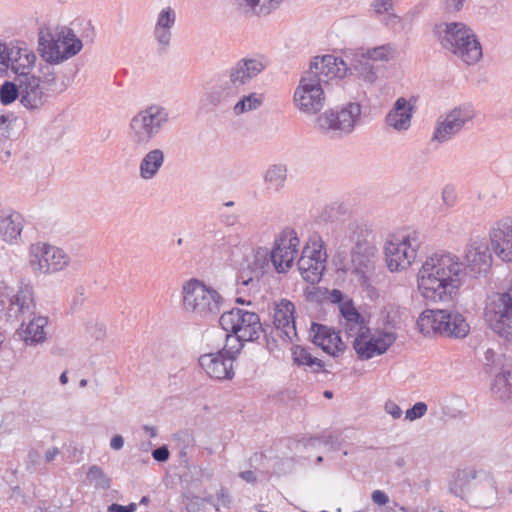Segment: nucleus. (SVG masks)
I'll return each mask as SVG.
<instances>
[{
    "mask_svg": "<svg viewBox=\"0 0 512 512\" xmlns=\"http://www.w3.org/2000/svg\"><path fill=\"white\" fill-rule=\"evenodd\" d=\"M237 217L235 215H221V222L227 226L235 224Z\"/></svg>",
    "mask_w": 512,
    "mask_h": 512,
    "instance_id": "62",
    "label": "nucleus"
},
{
    "mask_svg": "<svg viewBox=\"0 0 512 512\" xmlns=\"http://www.w3.org/2000/svg\"><path fill=\"white\" fill-rule=\"evenodd\" d=\"M38 44L41 57L51 65L75 56L83 47L82 41L67 27H62L55 34L40 31Z\"/></svg>",
    "mask_w": 512,
    "mask_h": 512,
    "instance_id": "9",
    "label": "nucleus"
},
{
    "mask_svg": "<svg viewBox=\"0 0 512 512\" xmlns=\"http://www.w3.org/2000/svg\"><path fill=\"white\" fill-rule=\"evenodd\" d=\"M465 276L470 274L476 278L486 274L492 265V254L485 241L472 240L465 249Z\"/></svg>",
    "mask_w": 512,
    "mask_h": 512,
    "instance_id": "18",
    "label": "nucleus"
},
{
    "mask_svg": "<svg viewBox=\"0 0 512 512\" xmlns=\"http://www.w3.org/2000/svg\"><path fill=\"white\" fill-rule=\"evenodd\" d=\"M420 242L416 236L408 235L401 241H389L385 244L384 253L388 269L391 272L401 271L409 267L416 258Z\"/></svg>",
    "mask_w": 512,
    "mask_h": 512,
    "instance_id": "14",
    "label": "nucleus"
},
{
    "mask_svg": "<svg viewBox=\"0 0 512 512\" xmlns=\"http://www.w3.org/2000/svg\"><path fill=\"white\" fill-rule=\"evenodd\" d=\"M340 436H341L340 432H332V433H329L328 435H324L318 439L321 440L322 443H324L325 445H330L333 449H339L340 441H341Z\"/></svg>",
    "mask_w": 512,
    "mask_h": 512,
    "instance_id": "49",
    "label": "nucleus"
},
{
    "mask_svg": "<svg viewBox=\"0 0 512 512\" xmlns=\"http://www.w3.org/2000/svg\"><path fill=\"white\" fill-rule=\"evenodd\" d=\"M412 107L405 98L396 100L393 108L386 116V123L397 131L407 130L411 125Z\"/></svg>",
    "mask_w": 512,
    "mask_h": 512,
    "instance_id": "30",
    "label": "nucleus"
},
{
    "mask_svg": "<svg viewBox=\"0 0 512 512\" xmlns=\"http://www.w3.org/2000/svg\"><path fill=\"white\" fill-rule=\"evenodd\" d=\"M261 276L262 271L252 269L250 266L247 270L240 271L236 278L238 285L237 292L244 294L257 293L260 290Z\"/></svg>",
    "mask_w": 512,
    "mask_h": 512,
    "instance_id": "34",
    "label": "nucleus"
},
{
    "mask_svg": "<svg viewBox=\"0 0 512 512\" xmlns=\"http://www.w3.org/2000/svg\"><path fill=\"white\" fill-rule=\"evenodd\" d=\"M143 429L149 434L150 437L157 436V429L154 426L144 425Z\"/></svg>",
    "mask_w": 512,
    "mask_h": 512,
    "instance_id": "64",
    "label": "nucleus"
},
{
    "mask_svg": "<svg viewBox=\"0 0 512 512\" xmlns=\"http://www.w3.org/2000/svg\"><path fill=\"white\" fill-rule=\"evenodd\" d=\"M29 320L24 330V340L27 344H38L46 340L45 327L48 324V318L45 316H35Z\"/></svg>",
    "mask_w": 512,
    "mask_h": 512,
    "instance_id": "35",
    "label": "nucleus"
},
{
    "mask_svg": "<svg viewBox=\"0 0 512 512\" xmlns=\"http://www.w3.org/2000/svg\"><path fill=\"white\" fill-rule=\"evenodd\" d=\"M395 54V46L391 43H388L371 49H367L366 53H363L361 56L365 60L389 61L394 58Z\"/></svg>",
    "mask_w": 512,
    "mask_h": 512,
    "instance_id": "41",
    "label": "nucleus"
},
{
    "mask_svg": "<svg viewBox=\"0 0 512 512\" xmlns=\"http://www.w3.org/2000/svg\"><path fill=\"white\" fill-rule=\"evenodd\" d=\"M292 356L295 364L307 366L314 373L321 371L327 372V370H325V362L313 356L310 347L296 345L292 348Z\"/></svg>",
    "mask_w": 512,
    "mask_h": 512,
    "instance_id": "32",
    "label": "nucleus"
},
{
    "mask_svg": "<svg viewBox=\"0 0 512 512\" xmlns=\"http://www.w3.org/2000/svg\"><path fill=\"white\" fill-rule=\"evenodd\" d=\"M442 201L447 207H452L456 204L457 194L453 186L447 185L443 188Z\"/></svg>",
    "mask_w": 512,
    "mask_h": 512,
    "instance_id": "48",
    "label": "nucleus"
},
{
    "mask_svg": "<svg viewBox=\"0 0 512 512\" xmlns=\"http://www.w3.org/2000/svg\"><path fill=\"white\" fill-rule=\"evenodd\" d=\"M123 445H124V439L121 435H115L112 437L111 442H110V446L112 449L120 450V449H122Z\"/></svg>",
    "mask_w": 512,
    "mask_h": 512,
    "instance_id": "58",
    "label": "nucleus"
},
{
    "mask_svg": "<svg viewBox=\"0 0 512 512\" xmlns=\"http://www.w3.org/2000/svg\"><path fill=\"white\" fill-rule=\"evenodd\" d=\"M368 231L357 223H350L346 229L345 239L351 244V261L354 272L363 282L368 280L367 273L373 268L375 247L368 240Z\"/></svg>",
    "mask_w": 512,
    "mask_h": 512,
    "instance_id": "10",
    "label": "nucleus"
},
{
    "mask_svg": "<svg viewBox=\"0 0 512 512\" xmlns=\"http://www.w3.org/2000/svg\"><path fill=\"white\" fill-rule=\"evenodd\" d=\"M68 264L66 253L55 246L36 244L31 248L30 265L35 273L49 274L62 270Z\"/></svg>",
    "mask_w": 512,
    "mask_h": 512,
    "instance_id": "15",
    "label": "nucleus"
},
{
    "mask_svg": "<svg viewBox=\"0 0 512 512\" xmlns=\"http://www.w3.org/2000/svg\"><path fill=\"white\" fill-rule=\"evenodd\" d=\"M300 240L292 229H285L281 232L270 252V259L274 268L279 273L286 272L292 267L298 256Z\"/></svg>",
    "mask_w": 512,
    "mask_h": 512,
    "instance_id": "16",
    "label": "nucleus"
},
{
    "mask_svg": "<svg viewBox=\"0 0 512 512\" xmlns=\"http://www.w3.org/2000/svg\"><path fill=\"white\" fill-rule=\"evenodd\" d=\"M263 104V96L257 93L242 96L233 106L235 115H241L246 112L254 111Z\"/></svg>",
    "mask_w": 512,
    "mask_h": 512,
    "instance_id": "40",
    "label": "nucleus"
},
{
    "mask_svg": "<svg viewBox=\"0 0 512 512\" xmlns=\"http://www.w3.org/2000/svg\"><path fill=\"white\" fill-rule=\"evenodd\" d=\"M22 231L21 216L18 213H9L0 216V234L8 242L16 240Z\"/></svg>",
    "mask_w": 512,
    "mask_h": 512,
    "instance_id": "36",
    "label": "nucleus"
},
{
    "mask_svg": "<svg viewBox=\"0 0 512 512\" xmlns=\"http://www.w3.org/2000/svg\"><path fill=\"white\" fill-rule=\"evenodd\" d=\"M58 454L59 450L57 447H52L48 449L45 453V461L48 463L53 461Z\"/></svg>",
    "mask_w": 512,
    "mask_h": 512,
    "instance_id": "61",
    "label": "nucleus"
},
{
    "mask_svg": "<svg viewBox=\"0 0 512 512\" xmlns=\"http://www.w3.org/2000/svg\"><path fill=\"white\" fill-rule=\"evenodd\" d=\"M339 333L324 324L313 322L309 331V337L312 343L321 348L325 353L337 357L346 350V344Z\"/></svg>",
    "mask_w": 512,
    "mask_h": 512,
    "instance_id": "21",
    "label": "nucleus"
},
{
    "mask_svg": "<svg viewBox=\"0 0 512 512\" xmlns=\"http://www.w3.org/2000/svg\"><path fill=\"white\" fill-rule=\"evenodd\" d=\"M21 98V88L19 83L16 84L11 81H5L0 87V101L3 105H8L14 102L17 98Z\"/></svg>",
    "mask_w": 512,
    "mask_h": 512,
    "instance_id": "43",
    "label": "nucleus"
},
{
    "mask_svg": "<svg viewBox=\"0 0 512 512\" xmlns=\"http://www.w3.org/2000/svg\"><path fill=\"white\" fill-rule=\"evenodd\" d=\"M499 310L490 319L491 329L506 339L512 337V291L502 295Z\"/></svg>",
    "mask_w": 512,
    "mask_h": 512,
    "instance_id": "27",
    "label": "nucleus"
},
{
    "mask_svg": "<svg viewBox=\"0 0 512 512\" xmlns=\"http://www.w3.org/2000/svg\"><path fill=\"white\" fill-rule=\"evenodd\" d=\"M474 111L470 106L460 105L438 118L432 141L446 143L459 134L472 121Z\"/></svg>",
    "mask_w": 512,
    "mask_h": 512,
    "instance_id": "13",
    "label": "nucleus"
},
{
    "mask_svg": "<svg viewBox=\"0 0 512 512\" xmlns=\"http://www.w3.org/2000/svg\"><path fill=\"white\" fill-rule=\"evenodd\" d=\"M169 110L159 104H151L139 110L129 122L128 136L137 148L146 149L169 123Z\"/></svg>",
    "mask_w": 512,
    "mask_h": 512,
    "instance_id": "5",
    "label": "nucleus"
},
{
    "mask_svg": "<svg viewBox=\"0 0 512 512\" xmlns=\"http://www.w3.org/2000/svg\"><path fill=\"white\" fill-rule=\"evenodd\" d=\"M417 277L419 290L426 300L449 302L464 281V263L451 253H434L426 258Z\"/></svg>",
    "mask_w": 512,
    "mask_h": 512,
    "instance_id": "2",
    "label": "nucleus"
},
{
    "mask_svg": "<svg viewBox=\"0 0 512 512\" xmlns=\"http://www.w3.org/2000/svg\"><path fill=\"white\" fill-rule=\"evenodd\" d=\"M183 309L201 319H213L221 311L224 298L203 281L192 278L182 286Z\"/></svg>",
    "mask_w": 512,
    "mask_h": 512,
    "instance_id": "6",
    "label": "nucleus"
},
{
    "mask_svg": "<svg viewBox=\"0 0 512 512\" xmlns=\"http://www.w3.org/2000/svg\"><path fill=\"white\" fill-rule=\"evenodd\" d=\"M301 255H306L309 258L320 260L322 263H325L327 256L326 252L322 251V244H318L316 241L312 243V246H305Z\"/></svg>",
    "mask_w": 512,
    "mask_h": 512,
    "instance_id": "45",
    "label": "nucleus"
},
{
    "mask_svg": "<svg viewBox=\"0 0 512 512\" xmlns=\"http://www.w3.org/2000/svg\"><path fill=\"white\" fill-rule=\"evenodd\" d=\"M479 476L488 478L489 474L483 470L478 471L474 468L456 470L449 482L450 493L457 497L464 498L469 491L471 481L477 479Z\"/></svg>",
    "mask_w": 512,
    "mask_h": 512,
    "instance_id": "29",
    "label": "nucleus"
},
{
    "mask_svg": "<svg viewBox=\"0 0 512 512\" xmlns=\"http://www.w3.org/2000/svg\"><path fill=\"white\" fill-rule=\"evenodd\" d=\"M268 66L263 55L244 57L222 72L239 90L261 74Z\"/></svg>",
    "mask_w": 512,
    "mask_h": 512,
    "instance_id": "17",
    "label": "nucleus"
},
{
    "mask_svg": "<svg viewBox=\"0 0 512 512\" xmlns=\"http://www.w3.org/2000/svg\"><path fill=\"white\" fill-rule=\"evenodd\" d=\"M396 334L388 331H380L375 335L369 334L367 338L353 340V348L358 357L362 360H368L375 355L385 353L396 341Z\"/></svg>",
    "mask_w": 512,
    "mask_h": 512,
    "instance_id": "20",
    "label": "nucleus"
},
{
    "mask_svg": "<svg viewBox=\"0 0 512 512\" xmlns=\"http://www.w3.org/2000/svg\"><path fill=\"white\" fill-rule=\"evenodd\" d=\"M434 34L442 48L467 65L482 58L481 44L473 30L463 22H442L434 27Z\"/></svg>",
    "mask_w": 512,
    "mask_h": 512,
    "instance_id": "3",
    "label": "nucleus"
},
{
    "mask_svg": "<svg viewBox=\"0 0 512 512\" xmlns=\"http://www.w3.org/2000/svg\"><path fill=\"white\" fill-rule=\"evenodd\" d=\"M401 23V18L395 14L388 13L385 19V25L395 29Z\"/></svg>",
    "mask_w": 512,
    "mask_h": 512,
    "instance_id": "56",
    "label": "nucleus"
},
{
    "mask_svg": "<svg viewBox=\"0 0 512 512\" xmlns=\"http://www.w3.org/2000/svg\"><path fill=\"white\" fill-rule=\"evenodd\" d=\"M295 306L289 300H282L275 308L274 327L277 335L284 341L292 342L296 337Z\"/></svg>",
    "mask_w": 512,
    "mask_h": 512,
    "instance_id": "25",
    "label": "nucleus"
},
{
    "mask_svg": "<svg viewBox=\"0 0 512 512\" xmlns=\"http://www.w3.org/2000/svg\"><path fill=\"white\" fill-rule=\"evenodd\" d=\"M175 23L176 12L172 7L167 6L159 12L154 26L153 35L163 49L170 46L172 38L171 30L175 26Z\"/></svg>",
    "mask_w": 512,
    "mask_h": 512,
    "instance_id": "28",
    "label": "nucleus"
},
{
    "mask_svg": "<svg viewBox=\"0 0 512 512\" xmlns=\"http://www.w3.org/2000/svg\"><path fill=\"white\" fill-rule=\"evenodd\" d=\"M494 253L502 261L512 262V218L499 220L490 232Z\"/></svg>",
    "mask_w": 512,
    "mask_h": 512,
    "instance_id": "22",
    "label": "nucleus"
},
{
    "mask_svg": "<svg viewBox=\"0 0 512 512\" xmlns=\"http://www.w3.org/2000/svg\"><path fill=\"white\" fill-rule=\"evenodd\" d=\"M35 61V54L26 47L0 43V76L5 75L9 68L16 75V81L23 75L33 76L31 70Z\"/></svg>",
    "mask_w": 512,
    "mask_h": 512,
    "instance_id": "11",
    "label": "nucleus"
},
{
    "mask_svg": "<svg viewBox=\"0 0 512 512\" xmlns=\"http://www.w3.org/2000/svg\"><path fill=\"white\" fill-rule=\"evenodd\" d=\"M13 120H16V118L11 115H0V135L7 137L9 134V126Z\"/></svg>",
    "mask_w": 512,
    "mask_h": 512,
    "instance_id": "51",
    "label": "nucleus"
},
{
    "mask_svg": "<svg viewBox=\"0 0 512 512\" xmlns=\"http://www.w3.org/2000/svg\"><path fill=\"white\" fill-rule=\"evenodd\" d=\"M372 500L375 504L385 505L389 502L387 494L381 490H375L372 493Z\"/></svg>",
    "mask_w": 512,
    "mask_h": 512,
    "instance_id": "54",
    "label": "nucleus"
},
{
    "mask_svg": "<svg viewBox=\"0 0 512 512\" xmlns=\"http://www.w3.org/2000/svg\"><path fill=\"white\" fill-rule=\"evenodd\" d=\"M239 477L241 479H243L244 481H246L247 483L254 484L257 481L255 473L251 470H246V471L240 472Z\"/></svg>",
    "mask_w": 512,
    "mask_h": 512,
    "instance_id": "57",
    "label": "nucleus"
},
{
    "mask_svg": "<svg viewBox=\"0 0 512 512\" xmlns=\"http://www.w3.org/2000/svg\"><path fill=\"white\" fill-rule=\"evenodd\" d=\"M362 108L357 102H348L319 114L314 128L333 138L352 134L361 122Z\"/></svg>",
    "mask_w": 512,
    "mask_h": 512,
    "instance_id": "8",
    "label": "nucleus"
},
{
    "mask_svg": "<svg viewBox=\"0 0 512 512\" xmlns=\"http://www.w3.org/2000/svg\"><path fill=\"white\" fill-rule=\"evenodd\" d=\"M20 103L28 110L40 109L49 99V93L42 89L41 81L35 75L19 78Z\"/></svg>",
    "mask_w": 512,
    "mask_h": 512,
    "instance_id": "24",
    "label": "nucleus"
},
{
    "mask_svg": "<svg viewBox=\"0 0 512 512\" xmlns=\"http://www.w3.org/2000/svg\"><path fill=\"white\" fill-rule=\"evenodd\" d=\"M330 300L333 302V303H338L339 306L341 304H343L344 302H342L343 300V293L338 290V289H333L330 293Z\"/></svg>",
    "mask_w": 512,
    "mask_h": 512,
    "instance_id": "59",
    "label": "nucleus"
},
{
    "mask_svg": "<svg viewBox=\"0 0 512 512\" xmlns=\"http://www.w3.org/2000/svg\"><path fill=\"white\" fill-rule=\"evenodd\" d=\"M297 265L302 278L311 284L320 281L322 273L325 269L324 263H322L320 260L309 258L306 255L300 256Z\"/></svg>",
    "mask_w": 512,
    "mask_h": 512,
    "instance_id": "33",
    "label": "nucleus"
},
{
    "mask_svg": "<svg viewBox=\"0 0 512 512\" xmlns=\"http://www.w3.org/2000/svg\"><path fill=\"white\" fill-rule=\"evenodd\" d=\"M427 404L424 402H417L411 408H409L405 413V418L407 420L413 421L418 418H421L427 412Z\"/></svg>",
    "mask_w": 512,
    "mask_h": 512,
    "instance_id": "46",
    "label": "nucleus"
},
{
    "mask_svg": "<svg viewBox=\"0 0 512 512\" xmlns=\"http://www.w3.org/2000/svg\"><path fill=\"white\" fill-rule=\"evenodd\" d=\"M467 0H440L442 9L448 14H456L460 12Z\"/></svg>",
    "mask_w": 512,
    "mask_h": 512,
    "instance_id": "47",
    "label": "nucleus"
},
{
    "mask_svg": "<svg viewBox=\"0 0 512 512\" xmlns=\"http://www.w3.org/2000/svg\"><path fill=\"white\" fill-rule=\"evenodd\" d=\"M152 456L154 460L158 462H165L169 459L170 452L167 448V446L163 445L160 446L152 451Z\"/></svg>",
    "mask_w": 512,
    "mask_h": 512,
    "instance_id": "52",
    "label": "nucleus"
},
{
    "mask_svg": "<svg viewBox=\"0 0 512 512\" xmlns=\"http://www.w3.org/2000/svg\"><path fill=\"white\" fill-rule=\"evenodd\" d=\"M419 331L425 335L439 334L454 339H463L470 332V325L458 311L427 309L417 319Z\"/></svg>",
    "mask_w": 512,
    "mask_h": 512,
    "instance_id": "7",
    "label": "nucleus"
},
{
    "mask_svg": "<svg viewBox=\"0 0 512 512\" xmlns=\"http://www.w3.org/2000/svg\"><path fill=\"white\" fill-rule=\"evenodd\" d=\"M283 0H239V5L254 15L266 16L278 8Z\"/></svg>",
    "mask_w": 512,
    "mask_h": 512,
    "instance_id": "39",
    "label": "nucleus"
},
{
    "mask_svg": "<svg viewBox=\"0 0 512 512\" xmlns=\"http://www.w3.org/2000/svg\"><path fill=\"white\" fill-rule=\"evenodd\" d=\"M36 304L33 296L32 286L26 284L19 288L17 293L10 299L8 308L9 316L17 319L22 318V326L25 318L35 315Z\"/></svg>",
    "mask_w": 512,
    "mask_h": 512,
    "instance_id": "26",
    "label": "nucleus"
},
{
    "mask_svg": "<svg viewBox=\"0 0 512 512\" xmlns=\"http://www.w3.org/2000/svg\"><path fill=\"white\" fill-rule=\"evenodd\" d=\"M87 478L90 482H94L96 487L108 489L110 487V479L105 475L103 469L97 465H92L88 472Z\"/></svg>",
    "mask_w": 512,
    "mask_h": 512,
    "instance_id": "44",
    "label": "nucleus"
},
{
    "mask_svg": "<svg viewBox=\"0 0 512 512\" xmlns=\"http://www.w3.org/2000/svg\"><path fill=\"white\" fill-rule=\"evenodd\" d=\"M512 372L498 373L492 382L491 389L495 393H501L500 397H505L511 392Z\"/></svg>",
    "mask_w": 512,
    "mask_h": 512,
    "instance_id": "42",
    "label": "nucleus"
},
{
    "mask_svg": "<svg viewBox=\"0 0 512 512\" xmlns=\"http://www.w3.org/2000/svg\"><path fill=\"white\" fill-rule=\"evenodd\" d=\"M340 314L343 317V321H341L343 332L347 338L361 340L369 336L370 328L367 326L364 317L355 308L352 300L340 305Z\"/></svg>",
    "mask_w": 512,
    "mask_h": 512,
    "instance_id": "23",
    "label": "nucleus"
},
{
    "mask_svg": "<svg viewBox=\"0 0 512 512\" xmlns=\"http://www.w3.org/2000/svg\"><path fill=\"white\" fill-rule=\"evenodd\" d=\"M108 512H127V509L123 505L112 503L108 506Z\"/></svg>",
    "mask_w": 512,
    "mask_h": 512,
    "instance_id": "63",
    "label": "nucleus"
},
{
    "mask_svg": "<svg viewBox=\"0 0 512 512\" xmlns=\"http://www.w3.org/2000/svg\"><path fill=\"white\" fill-rule=\"evenodd\" d=\"M348 73H351V67L341 58L334 55L314 57L294 91L293 101L296 108L307 115L319 113L326 101L323 86L334 78L345 77Z\"/></svg>",
    "mask_w": 512,
    "mask_h": 512,
    "instance_id": "1",
    "label": "nucleus"
},
{
    "mask_svg": "<svg viewBox=\"0 0 512 512\" xmlns=\"http://www.w3.org/2000/svg\"><path fill=\"white\" fill-rule=\"evenodd\" d=\"M287 168L281 164H274L270 166L264 176L266 189L272 192H279L286 181Z\"/></svg>",
    "mask_w": 512,
    "mask_h": 512,
    "instance_id": "38",
    "label": "nucleus"
},
{
    "mask_svg": "<svg viewBox=\"0 0 512 512\" xmlns=\"http://www.w3.org/2000/svg\"><path fill=\"white\" fill-rule=\"evenodd\" d=\"M219 324L223 330L235 335L238 347L241 344L244 345V342H258L262 337L266 342V347L270 349L269 337H272L273 328L268 324H263L260 316L255 312L232 308L222 313Z\"/></svg>",
    "mask_w": 512,
    "mask_h": 512,
    "instance_id": "4",
    "label": "nucleus"
},
{
    "mask_svg": "<svg viewBox=\"0 0 512 512\" xmlns=\"http://www.w3.org/2000/svg\"><path fill=\"white\" fill-rule=\"evenodd\" d=\"M240 90L223 74H218L215 83L204 94V100L214 109H233Z\"/></svg>",
    "mask_w": 512,
    "mask_h": 512,
    "instance_id": "19",
    "label": "nucleus"
},
{
    "mask_svg": "<svg viewBox=\"0 0 512 512\" xmlns=\"http://www.w3.org/2000/svg\"><path fill=\"white\" fill-rule=\"evenodd\" d=\"M392 6V0H374L372 2V7L377 14L389 13Z\"/></svg>",
    "mask_w": 512,
    "mask_h": 512,
    "instance_id": "50",
    "label": "nucleus"
},
{
    "mask_svg": "<svg viewBox=\"0 0 512 512\" xmlns=\"http://www.w3.org/2000/svg\"><path fill=\"white\" fill-rule=\"evenodd\" d=\"M164 152L155 148L148 151L142 158L139 164V174L144 180L153 179L164 164Z\"/></svg>",
    "mask_w": 512,
    "mask_h": 512,
    "instance_id": "31",
    "label": "nucleus"
},
{
    "mask_svg": "<svg viewBox=\"0 0 512 512\" xmlns=\"http://www.w3.org/2000/svg\"><path fill=\"white\" fill-rule=\"evenodd\" d=\"M243 347L241 344L235 350L223 348L214 353L203 354L199 357V365L212 379L230 380L234 377L233 363Z\"/></svg>",
    "mask_w": 512,
    "mask_h": 512,
    "instance_id": "12",
    "label": "nucleus"
},
{
    "mask_svg": "<svg viewBox=\"0 0 512 512\" xmlns=\"http://www.w3.org/2000/svg\"><path fill=\"white\" fill-rule=\"evenodd\" d=\"M218 502H220L224 507H229L231 504L230 496L225 488H221L216 494Z\"/></svg>",
    "mask_w": 512,
    "mask_h": 512,
    "instance_id": "55",
    "label": "nucleus"
},
{
    "mask_svg": "<svg viewBox=\"0 0 512 512\" xmlns=\"http://www.w3.org/2000/svg\"><path fill=\"white\" fill-rule=\"evenodd\" d=\"M188 512H197L200 509V498L193 497L186 507Z\"/></svg>",
    "mask_w": 512,
    "mask_h": 512,
    "instance_id": "60",
    "label": "nucleus"
},
{
    "mask_svg": "<svg viewBox=\"0 0 512 512\" xmlns=\"http://www.w3.org/2000/svg\"><path fill=\"white\" fill-rule=\"evenodd\" d=\"M385 411L390 414L394 419H398L402 415V409L393 401L385 403Z\"/></svg>",
    "mask_w": 512,
    "mask_h": 512,
    "instance_id": "53",
    "label": "nucleus"
},
{
    "mask_svg": "<svg viewBox=\"0 0 512 512\" xmlns=\"http://www.w3.org/2000/svg\"><path fill=\"white\" fill-rule=\"evenodd\" d=\"M42 76H36L41 81L42 89L51 95H58L64 92L67 89V85L61 81L59 82L56 79L55 71L51 64H46L41 68Z\"/></svg>",
    "mask_w": 512,
    "mask_h": 512,
    "instance_id": "37",
    "label": "nucleus"
}]
</instances>
